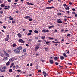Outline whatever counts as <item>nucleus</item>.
Listing matches in <instances>:
<instances>
[{"instance_id":"nucleus-40","label":"nucleus","mask_w":77,"mask_h":77,"mask_svg":"<svg viewBox=\"0 0 77 77\" xmlns=\"http://www.w3.org/2000/svg\"><path fill=\"white\" fill-rule=\"evenodd\" d=\"M65 9H66V10H69V8H66V7H65Z\"/></svg>"},{"instance_id":"nucleus-57","label":"nucleus","mask_w":77,"mask_h":77,"mask_svg":"<svg viewBox=\"0 0 77 77\" xmlns=\"http://www.w3.org/2000/svg\"><path fill=\"white\" fill-rule=\"evenodd\" d=\"M52 42H53V43H56V42H54V41H52Z\"/></svg>"},{"instance_id":"nucleus-31","label":"nucleus","mask_w":77,"mask_h":77,"mask_svg":"<svg viewBox=\"0 0 77 77\" xmlns=\"http://www.w3.org/2000/svg\"><path fill=\"white\" fill-rule=\"evenodd\" d=\"M9 72H12V70L11 69H9Z\"/></svg>"},{"instance_id":"nucleus-54","label":"nucleus","mask_w":77,"mask_h":77,"mask_svg":"<svg viewBox=\"0 0 77 77\" xmlns=\"http://www.w3.org/2000/svg\"><path fill=\"white\" fill-rule=\"evenodd\" d=\"M54 32H57V29H55Z\"/></svg>"},{"instance_id":"nucleus-50","label":"nucleus","mask_w":77,"mask_h":77,"mask_svg":"<svg viewBox=\"0 0 77 77\" xmlns=\"http://www.w3.org/2000/svg\"><path fill=\"white\" fill-rule=\"evenodd\" d=\"M65 17H66V18H71V17H68L66 16H65Z\"/></svg>"},{"instance_id":"nucleus-17","label":"nucleus","mask_w":77,"mask_h":77,"mask_svg":"<svg viewBox=\"0 0 77 77\" xmlns=\"http://www.w3.org/2000/svg\"><path fill=\"white\" fill-rule=\"evenodd\" d=\"M1 56H2V57H3L4 56V54L3 53H1L0 54Z\"/></svg>"},{"instance_id":"nucleus-30","label":"nucleus","mask_w":77,"mask_h":77,"mask_svg":"<svg viewBox=\"0 0 77 77\" xmlns=\"http://www.w3.org/2000/svg\"><path fill=\"white\" fill-rule=\"evenodd\" d=\"M48 38H49V39H52L53 40V39H54L53 38H51V37H48Z\"/></svg>"},{"instance_id":"nucleus-42","label":"nucleus","mask_w":77,"mask_h":77,"mask_svg":"<svg viewBox=\"0 0 77 77\" xmlns=\"http://www.w3.org/2000/svg\"><path fill=\"white\" fill-rule=\"evenodd\" d=\"M55 64L56 65H58L59 63H58L57 62H55Z\"/></svg>"},{"instance_id":"nucleus-26","label":"nucleus","mask_w":77,"mask_h":77,"mask_svg":"<svg viewBox=\"0 0 77 77\" xmlns=\"http://www.w3.org/2000/svg\"><path fill=\"white\" fill-rule=\"evenodd\" d=\"M34 32L35 33H38V31L37 30H35L34 31Z\"/></svg>"},{"instance_id":"nucleus-41","label":"nucleus","mask_w":77,"mask_h":77,"mask_svg":"<svg viewBox=\"0 0 77 77\" xmlns=\"http://www.w3.org/2000/svg\"><path fill=\"white\" fill-rule=\"evenodd\" d=\"M32 20H33L32 19H29V21H32Z\"/></svg>"},{"instance_id":"nucleus-36","label":"nucleus","mask_w":77,"mask_h":77,"mask_svg":"<svg viewBox=\"0 0 77 77\" xmlns=\"http://www.w3.org/2000/svg\"><path fill=\"white\" fill-rule=\"evenodd\" d=\"M48 43H50V42L47 41L46 42V44L47 45Z\"/></svg>"},{"instance_id":"nucleus-60","label":"nucleus","mask_w":77,"mask_h":77,"mask_svg":"<svg viewBox=\"0 0 77 77\" xmlns=\"http://www.w3.org/2000/svg\"><path fill=\"white\" fill-rule=\"evenodd\" d=\"M67 14H69V11H67Z\"/></svg>"},{"instance_id":"nucleus-45","label":"nucleus","mask_w":77,"mask_h":77,"mask_svg":"<svg viewBox=\"0 0 77 77\" xmlns=\"http://www.w3.org/2000/svg\"><path fill=\"white\" fill-rule=\"evenodd\" d=\"M68 65H72V64L71 63H68Z\"/></svg>"},{"instance_id":"nucleus-33","label":"nucleus","mask_w":77,"mask_h":77,"mask_svg":"<svg viewBox=\"0 0 77 77\" xmlns=\"http://www.w3.org/2000/svg\"><path fill=\"white\" fill-rule=\"evenodd\" d=\"M69 74L70 75H71V74H74V72H69Z\"/></svg>"},{"instance_id":"nucleus-13","label":"nucleus","mask_w":77,"mask_h":77,"mask_svg":"<svg viewBox=\"0 0 77 77\" xmlns=\"http://www.w3.org/2000/svg\"><path fill=\"white\" fill-rule=\"evenodd\" d=\"M39 48V47L38 46H37L35 48V50H36Z\"/></svg>"},{"instance_id":"nucleus-59","label":"nucleus","mask_w":77,"mask_h":77,"mask_svg":"<svg viewBox=\"0 0 77 77\" xmlns=\"http://www.w3.org/2000/svg\"><path fill=\"white\" fill-rule=\"evenodd\" d=\"M32 65H33V64L32 63H31L30 65V66H32Z\"/></svg>"},{"instance_id":"nucleus-29","label":"nucleus","mask_w":77,"mask_h":77,"mask_svg":"<svg viewBox=\"0 0 77 77\" xmlns=\"http://www.w3.org/2000/svg\"><path fill=\"white\" fill-rule=\"evenodd\" d=\"M9 38H5V41H8V40H9Z\"/></svg>"},{"instance_id":"nucleus-52","label":"nucleus","mask_w":77,"mask_h":77,"mask_svg":"<svg viewBox=\"0 0 77 77\" xmlns=\"http://www.w3.org/2000/svg\"><path fill=\"white\" fill-rule=\"evenodd\" d=\"M8 2L10 3V2H11V0H8Z\"/></svg>"},{"instance_id":"nucleus-22","label":"nucleus","mask_w":77,"mask_h":77,"mask_svg":"<svg viewBox=\"0 0 77 77\" xmlns=\"http://www.w3.org/2000/svg\"><path fill=\"white\" fill-rule=\"evenodd\" d=\"M8 59V58L7 57H5L4 58V60H7Z\"/></svg>"},{"instance_id":"nucleus-63","label":"nucleus","mask_w":77,"mask_h":77,"mask_svg":"<svg viewBox=\"0 0 77 77\" xmlns=\"http://www.w3.org/2000/svg\"><path fill=\"white\" fill-rule=\"evenodd\" d=\"M13 68H15V66L14 65L13 66Z\"/></svg>"},{"instance_id":"nucleus-56","label":"nucleus","mask_w":77,"mask_h":77,"mask_svg":"<svg viewBox=\"0 0 77 77\" xmlns=\"http://www.w3.org/2000/svg\"><path fill=\"white\" fill-rule=\"evenodd\" d=\"M29 41L30 42H31V41H32V39H29Z\"/></svg>"},{"instance_id":"nucleus-43","label":"nucleus","mask_w":77,"mask_h":77,"mask_svg":"<svg viewBox=\"0 0 77 77\" xmlns=\"http://www.w3.org/2000/svg\"><path fill=\"white\" fill-rule=\"evenodd\" d=\"M70 35H71V34H68L67 36H70Z\"/></svg>"},{"instance_id":"nucleus-37","label":"nucleus","mask_w":77,"mask_h":77,"mask_svg":"<svg viewBox=\"0 0 77 77\" xmlns=\"http://www.w3.org/2000/svg\"><path fill=\"white\" fill-rule=\"evenodd\" d=\"M15 21H12V24H15Z\"/></svg>"},{"instance_id":"nucleus-58","label":"nucleus","mask_w":77,"mask_h":77,"mask_svg":"<svg viewBox=\"0 0 77 77\" xmlns=\"http://www.w3.org/2000/svg\"><path fill=\"white\" fill-rule=\"evenodd\" d=\"M72 14H76V13H75V12H73Z\"/></svg>"},{"instance_id":"nucleus-7","label":"nucleus","mask_w":77,"mask_h":77,"mask_svg":"<svg viewBox=\"0 0 77 77\" xmlns=\"http://www.w3.org/2000/svg\"><path fill=\"white\" fill-rule=\"evenodd\" d=\"M57 23H62V21H61V20L60 19H57Z\"/></svg>"},{"instance_id":"nucleus-11","label":"nucleus","mask_w":77,"mask_h":77,"mask_svg":"<svg viewBox=\"0 0 77 77\" xmlns=\"http://www.w3.org/2000/svg\"><path fill=\"white\" fill-rule=\"evenodd\" d=\"M17 36H18L19 38H21V37L22 36L21 35V34H20V33H19L17 34Z\"/></svg>"},{"instance_id":"nucleus-16","label":"nucleus","mask_w":77,"mask_h":77,"mask_svg":"<svg viewBox=\"0 0 77 77\" xmlns=\"http://www.w3.org/2000/svg\"><path fill=\"white\" fill-rule=\"evenodd\" d=\"M43 73L44 75H48L44 71H43Z\"/></svg>"},{"instance_id":"nucleus-10","label":"nucleus","mask_w":77,"mask_h":77,"mask_svg":"<svg viewBox=\"0 0 77 77\" xmlns=\"http://www.w3.org/2000/svg\"><path fill=\"white\" fill-rule=\"evenodd\" d=\"M49 62H50L51 64H53V60H50Z\"/></svg>"},{"instance_id":"nucleus-3","label":"nucleus","mask_w":77,"mask_h":77,"mask_svg":"<svg viewBox=\"0 0 77 77\" xmlns=\"http://www.w3.org/2000/svg\"><path fill=\"white\" fill-rule=\"evenodd\" d=\"M4 53L5 56H6L7 57H9V54L8 53H7L6 52V51H4Z\"/></svg>"},{"instance_id":"nucleus-49","label":"nucleus","mask_w":77,"mask_h":77,"mask_svg":"<svg viewBox=\"0 0 77 77\" xmlns=\"http://www.w3.org/2000/svg\"><path fill=\"white\" fill-rule=\"evenodd\" d=\"M17 71L18 72H21V70H17Z\"/></svg>"},{"instance_id":"nucleus-15","label":"nucleus","mask_w":77,"mask_h":77,"mask_svg":"<svg viewBox=\"0 0 77 77\" xmlns=\"http://www.w3.org/2000/svg\"><path fill=\"white\" fill-rule=\"evenodd\" d=\"M19 50H22V47L21 46H20L17 48Z\"/></svg>"},{"instance_id":"nucleus-23","label":"nucleus","mask_w":77,"mask_h":77,"mask_svg":"<svg viewBox=\"0 0 77 77\" xmlns=\"http://www.w3.org/2000/svg\"><path fill=\"white\" fill-rule=\"evenodd\" d=\"M63 56H65V57H67V55H66V54H65V53H64L63 54Z\"/></svg>"},{"instance_id":"nucleus-25","label":"nucleus","mask_w":77,"mask_h":77,"mask_svg":"<svg viewBox=\"0 0 77 77\" xmlns=\"http://www.w3.org/2000/svg\"><path fill=\"white\" fill-rule=\"evenodd\" d=\"M57 15H61L62 14H61V13H57Z\"/></svg>"},{"instance_id":"nucleus-21","label":"nucleus","mask_w":77,"mask_h":77,"mask_svg":"<svg viewBox=\"0 0 77 77\" xmlns=\"http://www.w3.org/2000/svg\"><path fill=\"white\" fill-rule=\"evenodd\" d=\"M1 7H2L3 8H4V7H5V5H4V4H2L1 5Z\"/></svg>"},{"instance_id":"nucleus-12","label":"nucleus","mask_w":77,"mask_h":77,"mask_svg":"<svg viewBox=\"0 0 77 77\" xmlns=\"http://www.w3.org/2000/svg\"><path fill=\"white\" fill-rule=\"evenodd\" d=\"M60 59L61 60H63V59H65V58L64 57H63V56H60Z\"/></svg>"},{"instance_id":"nucleus-55","label":"nucleus","mask_w":77,"mask_h":77,"mask_svg":"<svg viewBox=\"0 0 77 77\" xmlns=\"http://www.w3.org/2000/svg\"><path fill=\"white\" fill-rule=\"evenodd\" d=\"M3 11H0V13L1 14H3Z\"/></svg>"},{"instance_id":"nucleus-32","label":"nucleus","mask_w":77,"mask_h":77,"mask_svg":"<svg viewBox=\"0 0 77 77\" xmlns=\"http://www.w3.org/2000/svg\"><path fill=\"white\" fill-rule=\"evenodd\" d=\"M44 48H45V50L46 51H47L48 50V48L44 47Z\"/></svg>"},{"instance_id":"nucleus-38","label":"nucleus","mask_w":77,"mask_h":77,"mask_svg":"<svg viewBox=\"0 0 77 77\" xmlns=\"http://www.w3.org/2000/svg\"><path fill=\"white\" fill-rule=\"evenodd\" d=\"M30 35H31V33H29L27 34V36H29Z\"/></svg>"},{"instance_id":"nucleus-6","label":"nucleus","mask_w":77,"mask_h":77,"mask_svg":"<svg viewBox=\"0 0 77 77\" xmlns=\"http://www.w3.org/2000/svg\"><path fill=\"white\" fill-rule=\"evenodd\" d=\"M10 8V6H5L4 9H9Z\"/></svg>"},{"instance_id":"nucleus-39","label":"nucleus","mask_w":77,"mask_h":77,"mask_svg":"<svg viewBox=\"0 0 77 77\" xmlns=\"http://www.w3.org/2000/svg\"><path fill=\"white\" fill-rule=\"evenodd\" d=\"M53 27H54L53 26H51L49 27V29H51V28H52Z\"/></svg>"},{"instance_id":"nucleus-51","label":"nucleus","mask_w":77,"mask_h":77,"mask_svg":"<svg viewBox=\"0 0 77 77\" xmlns=\"http://www.w3.org/2000/svg\"><path fill=\"white\" fill-rule=\"evenodd\" d=\"M13 18H11L10 19V20H13Z\"/></svg>"},{"instance_id":"nucleus-28","label":"nucleus","mask_w":77,"mask_h":77,"mask_svg":"<svg viewBox=\"0 0 77 77\" xmlns=\"http://www.w3.org/2000/svg\"><path fill=\"white\" fill-rule=\"evenodd\" d=\"M44 38H45V36H42L41 37V38L42 39H44Z\"/></svg>"},{"instance_id":"nucleus-27","label":"nucleus","mask_w":77,"mask_h":77,"mask_svg":"<svg viewBox=\"0 0 77 77\" xmlns=\"http://www.w3.org/2000/svg\"><path fill=\"white\" fill-rule=\"evenodd\" d=\"M12 45H13V47H16V46H17V45H16V44H13Z\"/></svg>"},{"instance_id":"nucleus-53","label":"nucleus","mask_w":77,"mask_h":77,"mask_svg":"<svg viewBox=\"0 0 77 77\" xmlns=\"http://www.w3.org/2000/svg\"><path fill=\"white\" fill-rule=\"evenodd\" d=\"M38 72H41V70H38Z\"/></svg>"},{"instance_id":"nucleus-35","label":"nucleus","mask_w":77,"mask_h":77,"mask_svg":"<svg viewBox=\"0 0 77 77\" xmlns=\"http://www.w3.org/2000/svg\"><path fill=\"white\" fill-rule=\"evenodd\" d=\"M54 59L55 60H57V57H56L54 58Z\"/></svg>"},{"instance_id":"nucleus-9","label":"nucleus","mask_w":77,"mask_h":77,"mask_svg":"<svg viewBox=\"0 0 77 77\" xmlns=\"http://www.w3.org/2000/svg\"><path fill=\"white\" fill-rule=\"evenodd\" d=\"M42 32H43L44 33H47V32H48L49 31L48 30H45H45H42Z\"/></svg>"},{"instance_id":"nucleus-18","label":"nucleus","mask_w":77,"mask_h":77,"mask_svg":"<svg viewBox=\"0 0 77 77\" xmlns=\"http://www.w3.org/2000/svg\"><path fill=\"white\" fill-rule=\"evenodd\" d=\"M14 64L13 63H12L11 64V65L10 66V68H12V66H13L14 65Z\"/></svg>"},{"instance_id":"nucleus-62","label":"nucleus","mask_w":77,"mask_h":77,"mask_svg":"<svg viewBox=\"0 0 77 77\" xmlns=\"http://www.w3.org/2000/svg\"><path fill=\"white\" fill-rule=\"evenodd\" d=\"M72 11H75V9L74 8L72 9Z\"/></svg>"},{"instance_id":"nucleus-5","label":"nucleus","mask_w":77,"mask_h":77,"mask_svg":"<svg viewBox=\"0 0 77 77\" xmlns=\"http://www.w3.org/2000/svg\"><path fill=\"white\" fill-rule=\"evenodd\" d=\"M53 8H54V7H46V9H53Z\"/></svg>"},{"instance_id":"nucleus-46","label":"nucleus","mask_w":77,"mask_h":77,"mask_svg":"<svg viewBox=\"0 0 77 77\" xmlns=\"http://www.w3.org/2000/svg\"><path fill=\"white\" fill-rule=\"evenodd\" d=\"M35 39H38V37H35Z\"/></svg>"},{"instance_id":"nucleus-1","label":"nucleus","mask_w":77,"mask_h":77,"mask_svg":"<svg viewBox=\"0 0 77 77\" xmlns=\"http://www.w3.org/2000/svg\"><path fill=\"white\" fill-rule=\"evenodd\" d=\"M6 66H4L2 68V69H1L0 71L1 72H5V70H6Z\"/></svg>"},{"instance_id":"nucleus-61","label":"nucleus","mask_w":77,"mask_h":77,"mask_svg":"<svg viewBox=\"0 0 77 77\" xmlns=\"http://www.w3.org/2000/svg\"><path fill=\"white\" fill-rule=\"evenodd\" d=\"M3 28H4V29H5L6 28V27L5 26H3Z\"/></svg>"},{"instance_id":"nucleus-48","label":"nucleus","mask_w":77,"mask_h":77,"mask_svg":"<svg viewBox=\"0 0 77 77\" xmlns=\"http://www.w3.org/2000/svg\"><path fill=\"white\" fill-rule=\"evenodd\" d=\"M75 17H77V14H75Z\"/></svg>"},{"instance_id":"nucleus-2","label":"nucleus","mask_w":77,"mask_h":77,"mask_svg":"<svg viewBox=\"0 0 77 77\" xmlns=\"http://www.w3.org/2000/svg\"><path fill=\"white\" fill-rule=\"evenodd\" d=\"M14 51L16 53H20V50H19V49H18L17 48L14 50Z\"/></svg>"},{"instance_id":"nucleus-14","label":"nucleus","mask_w":77,"mask_h":77,"mask_svg":"<svg viewBox=\"0 0 77 77\" xmlns=\"http://www.w3.org/2000/svg\"><path fill=\"white\" fill-rule=\"evenodd\" d=\"M10 64V62L9 61L8 62L6 63V65L7 66L9 65Z\"/></svg>"},{"instance_id":"nucleus-4","label":"nucleus","mask_w":77,"mask_h":77,"mask_svg":"<svg viewBox=\"0 0 77 77\" xmlns=\"http://www.w3.org/2000/svg\"><path fill=\"white\" fill-rule=\"evenodd\" d=\"M19 42L22 43H24V42H25L24 41H23V40L22 39H19Z\"/></svg>"},{"instance_id":"nucleus-64","label":"nucleus","mask_w":77,"mask_h":77,"mask_svg":"<svg viewBox=\"0 0 77 77\" xmlns=\"http://www.w3.org/2000/svg\"><path fill=\"white\" fill-rule=\"evenodd\" d=\"M37 45L38 46H39L41 45H40V44H37Z\"/></svg>"},{"instance_id":"nucleus-24","label":"nucleus","mask_w":77,"mask_h":77,"mask_svg":"<svg viewBox=\"0 0 77 77\" xmlns=\"http://www.w3.org/2000/svg\"><path fill=\"white\" fill-rule=\"evenodd\" d=\"M27 3L29 6H30V5H31V3H30L28 2H27Z\"/></svg>"},{"instance_id":"nucleus-8","label":"nucleus","mask_w":77,"mask_h":77,"mask_svg":"<svg viewBox=\"0 0 77 77\" xmlns=\"http://www.w3.org/2000/svg\"><path fill=\"white\" fill-rule=\"evenodd\" d=\"M31 18V17L29 16H26L25 17H24V18H25V19H29L30 18Z\"/></svg>"},{"instance_id":"nucleus-34","label":"nucleus","mask_w":77,"mask_h":77,"mask_svg":"<svg viewBox=\"0 0 77 77\" xmlns=\"http://www.w3.org/2000/svg\"><path fill=\"white\" fill-rule=\"evenodd\" d=\"M7 38L9 39V34L7 35Z\"/></svg>"},{"instance_id":"nucleus-44","label":"nucleus","mask_w":77,"mask_h":77,"mask_svg":"<svg viewBox=\"0 0 77 77\" xmlns=\"http://www.w3.org/2000/svg\"><path fill=\"white\" fill-rule=\"evenodd\" d=\"M29 32L30 33H32V30H29Z\"/></svg>"},{"instance_id":"nucleus-47","label":"nucleus","mask_w":77,"mask_h":77,"mask_svg":"<svg viewBox=\"0 0 77 77\" xmlns=\"http://www.w3.org/2000/svg\"><path fill=\"white\" fill-rule=\"evenodd\" d=\"M25 45H26V46H27V47H28L29 46V45L28 44H26Z\"/></svg>"},{"instance_id":"nucleus-19","label":"nucleus","mask_w":77,"mask_h":77,"mask_svg":"<svg viewBox=\"0 0 77 77\" xmlns=\"http://www.w3.org/2000/svg\"><path fill=\"white\" fill-rule=\"evenodd\" d=\"M63 6H64V7H65V6H66V7H68V5L66 4H63Z\"/></svg>"},{"instance_id":"nucleus-20","label":"nucleus","mask_w":77,"mask_h":77,"mask_svg":"<svg viewBox=\"0 0 77 77\" xmlns=\"http://www.w3.org/2000/svg\"><path fill=\"white\" fill-rule=\"evenodd\" d=\"M13 58H10L9 60V61H10V62H12V61H13Z\"/></svg>"}]
</instances>
